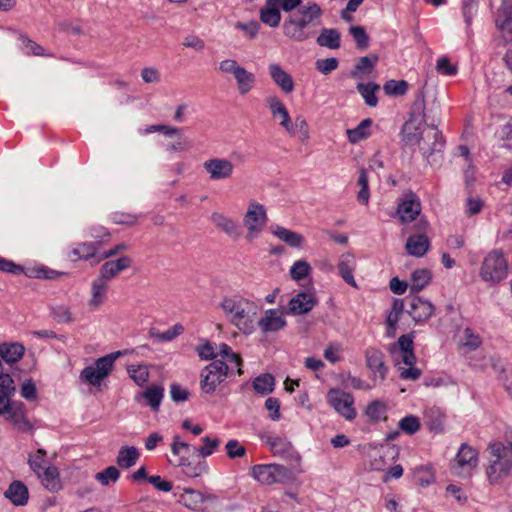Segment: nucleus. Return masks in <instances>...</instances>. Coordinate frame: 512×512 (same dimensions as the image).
Here are the masks:
<instances>
[{"label":"nucleus","instance_id":"1","mask_svg":"<svg viewBox=\"0 0 512 512\" xmlns=\"http://www.w3.org/2000/svg\"><path fill=\"white\" fill-rule=\"evenodd\" d=\"M322 15V8L316 2L308 1L284 20L283 34L294 42H304L316 34L315 27Z\"/></svg>","mask_w":512,"mask_h":512},{"label":"nucleus","instance_id":"2","mask_svg":"<svg viewBox=\"0 0 512 512\" xmlns=\"http://www.w3.org/2000/svg\"><path fill=\"white\" fill-rule=\"evenodd\" d=\"M227 321L245 334H251L255 329L258 305L241 295H230L219 304Z\"/></svg>","mask_w":512,"mask_h":512},{"label":"nucleus","instance_id":"3","mask_svg":"<svg viewBox=\"0 0 512 512\" xmlns=\"http://www.w3.org/2000/svg\"><path fill=\"white\" fill-rule=\"evenodd\" d=\"M488 449L490 458L486 475L490 484L512 477V440L507 445L501 442L490 444Z\"/></svg>","mask_w":512,"mask_h":512},{"label":"nucleus","instance_id":"4","mask_svg":"<svg viewBox=\"0 0 512 512\" xmlns=\"http://www.w3.org/2000/svg\"><path fill=\"white\" fill-rule=\"evenodd\" d=\"M424 100L423 95L414 103L415 109H418V113L413 111L410 118L404 123L401 130V142L405 146H417L422 140V136L426 133L427 129L431 125L426 124L428 116L424 111Z\"/></svg>","mask_w":512,"mask_h":512},{"label":"nucleus","instance_id":"5","mask_svg":"<svg viewBox=\"0 0 512 512\" xmlns=\"http://www.w3.org/2000/svg\"><path fill=\"white\" fill-rule=\"evenodd\" d=\"M390 352L396 354L395 360L398 364L403 363L408 366L400 373L402 379L416 380L420 377V369L414 366L416 357L413 351V339L410 335L400 336L398 341L391 345Z\"/></svg>","mask_w":512,"mask_h":512},{"label":"nucleus","instance_id":"6","mask_svg":"<svg viewBox=\"0 0 512 512\" xmlns=\"http://www.w3.org/2000/svg\"><path fill=\"white\" fill-rule=\"evenodd\" d=\"M234 366H229L223 360H214L200 371L199 387L203 394L211 395L233 372Z\"/></svg>","mask_w":512,"mask_h":512},{"label":"nucleus","instance_id":"7","mask_svg":"<svg viewBox=\"0 0 512 512\" xmlns=\"http://www.w3.org/2000/svg\"><path fill=\"white\" fill-rule=\"evenodd\" d=\"M417 145L420 152L431 166H437L442 163L445 141L441 132L434 123L427 129Z\"/></svg>","mask_w":512,"mask_h":512},{"label":"nucleus","instance_id":"8","mask_svg":"<svg viewBox=\"0 0 512 512\" xmlns=\"http://www.w3.org/2000/svg\"><path fill=\"white\" fill-rule=\"evenodd\" d=\"M480 276L492 284L499 283L508 276V264L501 251L494 250L484 258Z\"/></svg>","mask_w":512,"mask_h":512},{"label":"nucleus","instance_id":"9","mask_svg":"<svg viewBox=\"0 0 512 512\" xmlns=\"http://www.w3.org/2000/svg\"><path fill=\"white\" fill-rule=\"evenodd\" d=\"M265 207L257 202H250L244 215L243 222L247 228L246 238L253 240L263 231L267 224Z\"/></svg>","mask_w":512,"mask_h":512},{"label":"nucleus","instance_id":"10","mask_svg":"<svg viewBox=\"0 0 512 512\" xmlns=\"http://www.w3.org/2000/svg\"><path fill=\"white\" fill-rule=\"evenodd\" d=\"M327 401L346 420L355 419L357 413L354 408V397L350 393L340 389H330L327 393Z\"/></svg>","mask_w":512,"mask_h":512},{"label":"nucleus","instance_id":"11","mask_svg":"<svg viewBox=\"0 0 512 512\" xmlns=\"http://www.w3.org/2000/svg\"><path fill=\"white\" fill-rule=\"evenodd\" d=\"M288 470L278 464H258L252 468V476L261 484L281 483L287 478Z\"/></svg>","mask_w":512,"mask_h":512},{"label":"nucleus","instance_id":"12","mask_svg":"<svg viewBox=\"0 0 512 512\" xmlns=\"http://www.w3.org/2000/svg\"><path fill=\"white\" fill-rule=\"evenodd\" d=\"M203 168L211 181H222L232 177L235 167L227 158L214 157L205 160Z\"/></svg>","mask_w":512,"mask_h":512},{"label":"nucleus","instance_id":"13","mask_svg":"<svg viewBox=\"0 0 512 512\" xmlns=\"http://www.w3.org/2000/svg\"><path fill=\"white\" fill-rule=\"evenodd\" d=\"M265 101L273 119L278 120L279 125L283 127L288 134L294 136L295 128L293 122L291 121L288 109L286 108L282 100L276 95H271L268 96L265 99Z\"/></svg>","mask_w":512,"mask_h":512},{"label":"nucleus","instance_id":"14","mask_svg":"<svg viewBox=\"0 0 512 512\" xmlns=\"http://www.w3.org/2000/svg\"><path fill=\"white\" fill-rule=\"evenodd\" d=\"M495 26L505 43L512 42V1H502L495 14Z\"/></svg>","mask_w":512,"mask_h":512},{"label":"nucleus","instance_id":"15","mask_svg":"<svg viewBox=\"0 0 512 512\" xmlns=\"http://www.w3.org/2000/svg\"><path fill=\"white\" fill-rule=\"evenodd\" d=\"M396 212L402 223L412 222L420 215L421 202L416 194L406 193L399 199Z\"/></svg>","mask_w":512,"mask_h":512},{"label":"nucleus","instance_id":"16","mask_svg":"<svg viewBox=\"0 0 512 512\" xmlns=\"http://www.w3.org/2000/svg\"><path fill=\"white\" fill-rule=\"evenodd\" d=\"M366 365L372 372L373 381L382 383L387 376L388 368L384 363V354L376 348L365 351Z\"/></svg>","mask_w":512,"mask_h":512},{"label":"nucleus","instance_id":"17","mask_svg":"<svg viewBox=\"0 0 512 512\" xmlns=\"http://www.w3.org/2000/svg\"><path fill=\"white\" fill-rule=\"evenodd\" d=\"M101 246V241L78 243L69 250L68 257L74 262L78 260H93L91 264L95 265L97 264L96 259L100 255L98 251Z\"/></svg>","mask_w":512,"mask_h":512},{"label":"nucleus","instance_id":"18","mask_svg":"<svg viewBox=\"0 0 512 512\" xmlns=\"http://www.w3.org/2000/svg\"><path fill=\"white\" fill-rule=\"evenodd\" d=\"M454 469H462L470 474L478 465V452L473 447L463 443L455 457Z\"/></svg>","mask_w":512,"mask_h":512},{"label":"nucleus","instance_id":"19","mask_svg":"<svg viewBox=\"0 0 512 512\" xmlns=\"http://www.w3.org/2000/svg\"><path fill=\"white\" fill-rule=\"evenodd\" d=\"M268 73L273 83L285 94H290L294 90V81L292 76L285 71L280 64L271 63L268 65Z\"/></svg>","mask_w":512,"mask_h":512},{"label":"nucleus","instance_id":"20","mask_svg":"<svg viewBox=\"0 0 512 512\" xmlns=\"http://www.w3.org/2000/svg\"><path fill=\"white\" fill-rule=\"evenodd\" d=\"M317 304V299L313 293L300 292L289 301V311L293 315H303L310 312Z\"/></svg>","mask_w":512,"mask_h":512},{"label":"nucleus","instance_id":"21","mask_svg":"<svg viewBox=\"0 0 512 512\" xmlns=\"http://www.w3.org/2000/svg\"><path fill=\"white\" fill-rule=\"evenodd\" d=\"M434 306L428 300L415 296L410 301V308L407 310L408 314L415 322H425L434 313Z\"/></svg>","mask_w":512,"mask_h":512},{"label":"nucleus","instance_id":"22","mask_svg":"<svg viewBox=\"0 0 512 512\" xmlns=\"http://www.w3.org/2000/svg\"><path fill=\"white\" fill-rule=\"evenodd\" d=\"M131 263V259L127 256H122L117 260L107 261L101 266L98 277L109 283V281L115 278L120 272L128 269Z\"/></svg>","mask_w":512,"mask_h":512},{"label":"nucleus","instance_id":"23","mask_svg":"<svg viewBox=\"0 0 512 512\" xmlns=\"http://www.w3.org/2000/svg\"><path fill=\"white\" fill-rule=\"evenodd\" d=\"M278 3V0H266L264 6L259 11L261 22L272 28L278 27L281 22Z\"/></svg>","mask_w":512,"mask_h":512},{"label":"nucleus","instance_id":"24","mask_svg":"<svg viewBox=\"0 0 512 512\" xmlns=\"http://www.w3.org/2000/svg\"><path fill=\"white\" fill-rule=\"evenodd\" d=\"M212 223L229 237L238 238L241 235V228L231 217L223 213L213 212L211 214Z\"/></svg>","mask_w":512,"mask_h":512},{"label":"nucleus","instance_id":"25","mask_svg":"<svg viewBox=\"0 0 512 512\" xmlns=\"http://www.w3.org/2000/svg\"><path fill=\"white\" fill-rule=\"evenodd\" d=\"M429 247L430 241L423 233L409 236L405 244L407 254L418 258L423 257L429 250Z\"/></svg>","mask_w":512,"mask_h":512},{"label":"nucleus","instance_id":"26","mask_svg":"<svg viewBox=\"0 0 512 512\" xmlns=\"http://www.w3.org/2000/svg\"><path fill=\"white\" fill-rule=\"evenodd\" d=\"M378 59V56L375 54L360 57L357 60L354 69L351 70L350 77L356 80H363L364 77L371 75L376 67Z\"/></svg>","mask_w":512,"mask_h":512},{"label":"nucleus","instance_id":"27","mask_svg":"<svg viewBox=\"0 0 512 512\" xmlns=\"http://www.w3.org/2000/svg\"><path fill=\"white\" fill-rule=\"evenodd\" d=\"M258 324L264 332H275L285 327L286 320L283 318V314L279 310L269 309L258 321Z\"/></svg>","mask_w":512,"mask_h":512},{"label":"nucleus","instance_id":"28","mask_svg":"<svg viewBox=\"0 0 512 512\" xmlns=\"http://www.w3.org/2000/svg\"><path fill=\"white\" fill-rule=\"evenodd\" d=\"M356 268V259L350 253H344L340 256L338 262V271L342 279L352 287H357L354 279V271Z\"/></svg>","mask_w":512,"mask_h":512},{"label":"nucleus","instance_id":"29","mask_svg":"<svg viewBox=\"0 0 512 512\" xmlns=\"http://www.w3.org/2000/svg\"><path fill=\"white\" fill-rule=\"evenodd\" d=\"M109 283L96 277L91 283V297L89 306L98 309L107 299Z\"/></svg>","mask_w":512,"mask_h":512},{"label":"nucleus","instance_id":"30","mask_svg":"<svg viewBox=\"0 0 512 512\" xmlns=\"http://www.w3.org/2000/svg\"><path fill=\"white\" fill-rule=\"evenodd\" d=\"M4 495L16 506L25 505L29 498L28 488L21 481H13Z\"/></svg>","mask_w":512,"mask_h":512},{"label":"nucleus","instance_id":"31","mask_svg":"<svg viewBox=\"0 0 512 512\" xmlns=\"http://www.w3.org/2000/svg\"><path fill=\"white\" fill-rule=\"evenodd\" d=\"M36 475L40 479L41 483L45 486V488L49 491L54 492L61 488L59 472L55 466L48 465Z\"/></svg>","mask_w":512,"mask_h":512},{"label":"nucleus","instance_id":"32","mask_svg":"<svg viewBox=\"0 0 512 512\" xmlns=\"http://www.w3.org/2000/svg\"><path fill=\"white\" fill-rule=\"evenodd\" d=\"M271 232L279 240L285 242L291 247L300 248L303 244V236L297 232L289 230L279 225H272Z\"/></svg>","mask_w":512,"mask_h":512},{"label":"nucleus","instance_id":"33","mask_svg":"<svg viewBox=\"0 0 512 512\" xmlns=\"http://www.w3.org/2000/svg\"><path fill=\"white\" fill-rule=\"evenodd\" d=\"M129 353V350H122L112 352L103 357L98 358L94 363V368L99 372L104 378L107 377L113 370L115 361L126 354Z\"/></svg>","mask_w":512,"mask_h":512},{"label":"nucleus","instance_id":"34","mask_svg":"<svg viewBox=\"0 0 512 512\" xmlns=\"http://www.w3.org/2000/svg\"><path fill=\"white\" fill-rule=\"evenodd\" d=\"M5 415H7V419L13 422L18 429L23 431L31 429V425L26 418L24 405L22 403H14Z\"/></svg>","mask_w":512,"mask_h":512},{"label":"nucleus","instance_id":"35","mask_svg":"<svg viewBox=\"0 0 512 512\" xmlns=\"http://www.w3.org/2000/svg\"><path fill=\"white\" fill-rule=\"evenodd\" d=\"M316 42L321 47L338 49L341 46V35L334 28H324L318 35Z\"/></svg>","mask_w":512,"mask_h":512},{"label":"nucleus","instance_id":"36","mask_svg":"<svg viewBox=\"0 0 512 512\" xmlns=\"http://www.w3.org/2000/svg\"><path fill=\"white\" fill-rule=\"evenodd\" d=\"M404 311L403 301L400 299H394L392 302L391 311L387 315L386 326L387 331L386 334L388 337H393L395 335L396 326Z\"/></svg>","mask_w":512,"mask_h":512},{"label":"nucleus","instance_id":"37","mask_svg":"<svg viewBox=\"0 0 512 512\" xmlns=\"http://www.w3.org/2000/svg\"><path fill=\"white\" fill-rule=\"evenodd\" d=\"M423 418L429 430H442L445 416L440 408L435 406L426 408L424 410Z\"/></svg>","mask_w":512,"mask_h":512},{"label":"nucleus","instance_id":"38","mask_svg":"<svg viewBox=\"0 0 512 512\" xmlns=\"http://www.w3.org/2000/svg\"><path fill=\"white\" fill-rule=\"evenodd\" d=\"M139 451L134 446H123L120 448L116 463L121 468H130L134 466L139 459Z\"/></svg>","mask_w":512,"mask_h":512},{"label":"nucleus","instance_id":"39","mask_svg":"<svg viewBox=\"0 0 512 512\" xmlns=\"http://www.w3.org/2000/svg\"><path fill=\"white\" fill-rule=\"evenodd\" d=\"M218 356H220L222 358L221 360L225 361L226 363H230L231 366L234 365L237 368L238 375L243 374L242 358L240 354L233 352L232 348L228 344L221 343L218 345L217 357Z\"/></svg>","mask_w":512,"mask_h":512},{"label":"nucleus","instance_id":"40","mask_svg":"<svg viewBox=\"0 0 512 512\" xmlns=\"http://www.w3.org/2000/svg\"><path fill=\"white\" fill-rule=\"evenodd\" d=\"M432 279L431 272L428 269H417L413 271L409 283L410 292L418 293L423 290Z\"/></svg>","mask_w":512,"mask_h":512},{"label":"nucleus","instance_id":"41","mask_svg":"<svg viewBox=\"0 0 512 512\" xmlns=\"http://www.w3.org/2000/svg\"><path fill=\"white\" fill-rule=\"evenodd\" d=\"M356 89L367 106L375 107L378 104L376 92L380 89V85L374 82L358 83Z\"/></svg>","mask_w":512,"mask_h":512},{"label":"nucleus","instance_id":"42","mask_svg":"<svg viewBox=\"0 0 512 512\" xmlns=\"http://www.w3.org/2000/svg\"><path fill=\"white\" fill-rule=\"evenodd\" d=\"M372 125V120L370 118H366L362 120L357 127L353 129L347 130V137L350 143H358L364 139H367L370 136V127Z\"/></svg>","mask_w":512,"mask_h":512},{"label":"nucleus","instance_id":"43","mask_svg":"<svg viewBox=\"0 0 512 512\" xmlns=\"http://www.w3.org/2000/svg\"><path fill=\"white\" fill-rule=\"evenodd\" d=\"M253 389L256 393L265 396L273 392L275 387V379L269 373L257 376L252 382Z\"/></svg>","mask_w":512,"mask_h":512},{"label":"nucleus","instance_id":"44","mask_svg":"<svg viewBox=\"0 0 512 512\" xmlns=\"http://www.w3.org/2000/svg\"><path fill=\"white\" fill-rule=\"evenodd\" d=\"M24 347L19 343L0 345V355L7 363H14L22 358Z\"/></svg>","mask_w":512,"mask_h":512},{"label":"nucleus","instance_id":"45","mask_svg":"<svg viewBox=\"0 0 512 512\" xmlns=\"http://www.w3.org/2000/svg\"><path fill=\"white\" fill-rule=\"evenodd\" d=\"M238 90L240 94L245 95L249 91L252 90V88L255 85V75L249 71H247L244 67H242L234 76Z\"/></svg>","mask_w":512,"mask_h":512},{"label":"nucleus","instance_id":"46","mask_svg":"<svg viewBox=\"0 0 512 512\" xmlns=\"http://www.w3.org/2000/svg\"><path fill=\"white\" fill-rule=\"evenodd\" d=\"M179 501L187 508L196 510L204 502V495L193 489H185Z\"/></svg>","mask_w":512,"mask_h":512},{"label":"nucleus","instance_id":"47","mask_svg":"<svg viewBox=\"0 0 512 512\" xmlns=\"http://www.w3.org/2000/svg\"><path fill=\"white\" fill-rule=\"evenodd\" d=\"M164 396V389L161 386L152 385L143 392V397L152 410L157 411Z\"/></svg>","mask_w":512,"mask_h":512},{"label":"nucleus","instance_id":"48","mask_svg":"<svg viewBox=\"0 0 512 512\" xmlns=\"http://www.w3.org/2000/svg\"><path fill=\"white\" fill-rule=\"evenodd\" d=\"M386 411L387 406L385 402L381 400H374L367 405L365 415L370 421L377 422L381 419H385Z\"/></svg>","mask_w":512,"mask_h":512},{"label":"nucleus","instance_id":"49","mask_svg":"<svg viewBox=\"0 0 512 512\" xmlns=\"http://www.w3.org/2000/svg\"><path fill=\"white\" fill-rule=\"evenodd\" d=\"M201 441H202L203 445L198 448L194 447L193 451H195L202 458L211 456L216 451V449L219 447V445L221 443L219 438H217V437L211 438L209 436H204L201 439Z\"/></svg>","mask_w":512,"mask_h":512},{"label":"nucleus","instance_id":"50","mask_svg":"<svg viewBox=\"0 0 512 512\" xmlns=\"http://www.w3.org/2000/svg\"><path fill=\"white\" fill-rule=\"evenodd\" d=\"M482 343L481 337L471 328H465L460 338V345L468 351L476 350Z\"/></svg>","mask_w":512,"mask_h":512},{"label":"nucleus","instance_id":"51","mask_svg":"<svg viewBox=\"0 0 512 512\" xmlns=\"http://www.w3.org/2000/svg\"><path fill=\"white\" fill-rule=\"evenodd\" d=\"M127 372L138 386L144 385L149 379V370L146 365H129Z\"/></svg>","mask_w":512,"mask_h":512},{"label":"nucleus","instance_id":"52","mask_svg":"<svg viewBox=\"0 0 512 512\" xmlns=\"http://www.w3.org/2000/svg\"><path fill=\"white\" fill-rule=\"evenodd\" d=\"M357 184L360 186V190L357 194V200L359 203L367 205L369 202L370 193L368 188V176L366 169H360Z\"/></svg>","mask_w":512,"mask_h":512},{"label":"nucleus","instance_id":"53","mask_svg":"<svg viewBox=\"0 0 512 512\" xmlns=\"http://www.w3.org/2000/svg\"><path fill=\"white\" fill-rule=\"evenodd\" d=\"M193 448L194 447H192L190 444L183 441L179 435H175L173 437L171 451L173 455L179 457V459H185L193 450Z\"/></svg>","mask_w":512,"mask_h":512},{"label":"nucleus","instance_id":"54","mask_svg":"<svg viewBox=\"0 0 512 512\" xmlns=\"http://www.w3.org/2000/svg\"><path fill=\"white\" fill-rule=\"evenodd\" d=\"M196 352L201 360H217L218 345L205 341L196 347Z\"/></svg>","mask_w":512,"mask_h":512},{"label":"nucleus","instance_id":"55","mask_svg":"<svg viewBox=\"0 0 512 512\" xmlns=\"http://www.w3.org/2000/svg\"><path fill=\"white\" fill-rule=\"evenodd\" d=\"M384 92L390 96H402L408 89V84L404 80H389L383 86Z\"/></svg>","mask_w":512,"mask_h":512},{"label":"nucleus","instance_id":"56","mask_svg":"<svg viewBox=\"0 0 512 512\" xmlns=\"http://www.w3.org/2000/svg\"><path fill=\"white\" fill-rule=\"evenodd\" d=\"M120 477L118 469L114 466H109L95 475L97 481L103 486H108L110 483L116 482Z\"/></svg>","mask_w":512,"mask_h":512},{"label":"nucleus","instance_id":"57","mask_svg":"<svg viewBox=\"0 0 512 512\" xmlns=\"http://www.w3.org/2000/svg\"><path fill=\"white\" fill-rule=\"evenodd\" d=\"M311 272V266L309 263L305 260H298L296 261L291 269H290V275L292 279L299 281L307 277Z\"/></svg>","mask_w":512,"mask_h":512},{"label":"nucleus","instance_id":"58","mask_svg":"<svg viewBox=\"0 0 512 512\" xmlns=\"http://www.w3.org/2000/svg\"><path fill=\"white\" fill-rule=\"evenodd\" d=\"M80 379L92 386H100L104 377L97 372L93 365L85 367L80 373Z\"/></svg>","mask_w":512,"mask_h":512},{"label":"nucleus","instance_id":"59","mask_svg":"<svg viewBox=\"0 0 512 512\" xmlns=\"http://www.w3.org/2000/svg\"><path fill=\"white\" fill-rule=\"evenodd\" d=\"M30 468L37 474L47 467L46 451L38 449L33 455H30L28 460Z\"/></svg>","mask_w":512,"mask_h":512},{"label":"nucleus","instance_id":"60","mask_svg":"<svg viewBox=\"0 0 512 512\" xmlns=\"http://www.w3.org/2000/svg\"><path fill=\"white\" fill-rule=\"evenodd\" d=\"M175 465L182 467L183 473L191 478H195L201 475L203 466L200 463L192 464L185 459H178L174 462Z\"/></svg>","mask_w":512,"mask_h":512},{"label":"nucleus","instance_id":"61","mask_svg":"<svg viewBox=\"0 0 512 512\" xmlns=\"http://www.w3.org/2000/svg\"><path fill=\"white\" fill-rule=\"evenodd\" d=\"M351 36L353 37L356 45L359 49H366L369 45V37L365 29L361 26H351L349 29Z\"/></svg>","mask_w":512,"mask_h":512},{"label":"nucleus","instance_id":"62","mask_svg":"<svg viewBox=\"0 0 512 512\" xmlns=\"http://www.w3.org/2000/svg\"><path fill=\"white\" fill-rule=\"evenodd\" d=\"M479 0H462V13L467 26H470L478 10Z\"/></svg>","mask_w":512,"mask_h":512},{"label":"nucleus","instance_id":"63","mask_svg":"<svg viewBox=\"0 0 512 512\" xmlns=\"http://www.w3.org/2000/svg\"><path fill=\"white\" fill-rule=\"evenodd\" d=\"M339 61L335 57L326 59H317L315 62V68L323 75H328L338 68Z\"/></svg>","mask_w":512,"mask_h":512},{"label":"nucleus","instance_id":"64","mask_svg":"<svg viewBox=\"0 0 512 512\" xmlns=\"http://www.w3.org/2000/svg\"><path fill=\"white\" fill-rule=\"evenodd\" d=\"M399 428L409 435L415 434L420 429V422L416 416L408 415L399 421Z\"/></svg>","mask_w":512,"mask_h":512}]
</instances>
